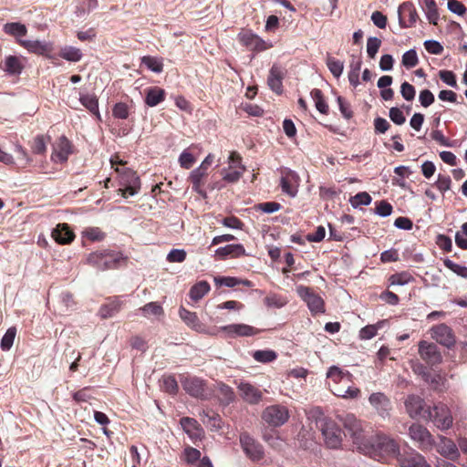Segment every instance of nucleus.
Listing matches in <instances>:
<instances>
[{"label": "nucleus", "instance_id": "obj_1", "mask_svg": "<svg viewBox=\"0 0 467 467\" xmlns=\"http://www.w3.org/2000/svg\"><path fill=\"white\" fill-rule=\"evenodd\" d=\"M110 163L115 171L119 175V192L124 198H129L137 194L140 190V180L137 172L130 168H119V166L125 165L126 162L119 160V156H114L110 159Z\"/></svg>", "mask_w": 467, "mask_h": 467}, {"label": "nucleus", "instance_id": "obj_2", "mask_svg": "<svg viewBox=\"0 0 467 467\" xmlns=\"http://www.w3.org/2000/svg\"><path fill=\"white\" fill-rule=\"evenodd\" d=\"M313 416L316 417L317 427L320 430L326 445L330 449H337L341 446V430L337 423L324 416L320 408L313 410Z\"/></svg>", "mask_w": 467, "mask_h": 467}, {"label": "nucleus", "instance_id": "obj_3", "mask_svg": "<svg viewBox=\"0 0 467 467\" xmlns=\"http://www.w3.org/2000/svg\"><path fill=\"white\" fill-rule=\"evenodd\" d=\"M127 260L128 258L122 254L112 251L94 252L87 258L89 265L101 271L118 268L122 262L125 263Z\"/></svg>", "mask_w": 467, "mask_h": 467}, {"label": "nucleus", "instance_id": "obj_4", "mask_svg": "<svg viewBox=\"0 0 467 467\" xmlns=\"http://www.w3.org/2000/svg\"><path fill=\"white\" fill-rule=\"evenodd\" d=\"M426 419L433 422L440 430L445 431L452 426L453 419L450 409L443 403H438L427 411Z\"/></svg>", "mask_w": 467, "mask_h": 467}, {"label": "nucleus", "instance_id": "obj_5", "mask_svg": "<svg viewBox=\"0 0 467 467\" xmlns=\"http://www.w3.org/2000/svg\"><path fill=\"white\" fill-rule=\"evenodd\" d=\"M418 347L419 355L427 365L435 367L442 362V355L436 344L420 340Z\"/></svg>", "mask_w": 467, "mask_h": 467}, {"label": "nucleus", "instance_id": "obj_6", "mask_svg": "<svg viewBox=\"0 0 467 467\" xmlns=\"http://www.w3.org/2000/svg\"><path fill=\"white\" fill-rule=\"evenodd\" d=\"M431 337L438 344L451 348L456 344V337L451 327L444 323L433 326L430 329Z\"/></svg>", "mask_w": 467, "mask_h": 467}, {"label": "nucleus", "instance_id": "obj_7", "mask_svg": "<svg viewBox=\"0 0 467 467\" xmlns=\"http://www.w3.org/2000/svg\"><path fill=\"white\" fill-rule=\"evenodd\" d=\"M262 418L269 425L273 427H279L288 420L289 412L285 406L272 405L265 409Z\"/></svg>", "mask_w": 467, "mask_h": 467}, {"label": "nucleus", "instance_id": "obj_8", "mask_svg": "<svg viewBox=\"0 0 467 467\" xmlns=\"http://www.w3.org/2000/svg\"><path fill=\"white\" fill-rule=\"evenodd\" d=\"M27 64V58L22 55H8L0 62V68L10 77H19Z\"/></svg>", "mask_w": 467, "mask_h": 467}, {"label": "nucleus", "instance_id": "obj_9", "mask_svg": "<svg viewBox=\"0 0 467 467\" xmlns=\"http://www.w3.org/2000/svg\"><path fill=\"white\" fill-rule=\"evenodd\" d=\"M237 38L243 46L251 51L262 52L272 47L271 44L265 42L251 30H243L238 34Z\"/></svg>", "mask_w": 467, "mask_h": 467}, {"label": "nucleus", "instance_id": "obj_10", "mask_svg": "<svg viewBox=\"0 0 467 467\" xmlns=\"http://www.w3.org/2000/svg\"><path fill=\"white\" fill-rule=\"evenodd\" d=\"M409 435L418 443L420 450H431L434 445V440L431 432L422 425L413 423L409 428Z\"/></svg>", "mask_w": 467, "mask_h": 467}, {"label": "nucleus", "instance_id": "obj_11", "mask_svg": "<svg viewBox=\"0 0 467 467\" xmlns=\"http://www.w3.org/2000/svg\"><path fill=\"white\" fill-rule=\"evenodd\" d=\"M241 446L246 456L254 462L260 461L264 457V448L247 432L240 435Z\"/></svg>", "mask_w": 467, "mask_h": 467}, {"label": "nucleus", "instance_id": "obj_12", "mask_svg": "<svg viewBox=\"0 0 467 467\" xmlns=\"http://www.w3.org/2000/svg\"><path fill=\"white\" fill-rule=\"evenodd\" d=\"M297 295L306 303L308 308L313 313L324 312V301L314 291L305 285L296 286Z\"/></svg>", "mask_w": 467, "mask_h": 467}, {"label": "nucleus", "instance_id": "obj_13", "mask_svg": "<svg viewBox=\"0 0 467 467\" xmlns=\"http://www.w3.org/2000/svg\"><path fill=\"white\" fill-rule=\"evenodd\" d=\"M404 404L406 411L410 418L426 419L425 415H427V411H429L430 408H425V401L422 398L415 394L409 395Z\"/></svg>", "mask_w": 467, "mask_h": 467}, {"label": "nucleus", "instance_id": "obj_14", "mask_svg": "<svg viewBox=\"0 0 467 467\" xmlns=\"http://www.w3.org/2000/svg\"><path fill=\"white\" fill-rule=\"evenodd\" d=\"M343 426L354 443H360L363 441V428L359 420L354 414H347L340 418Z\"/></svg>", "mask_w": 467, "mask_h": 467}, {"label": "nucleus", "instance_id": "obj_15", "mask_svg": "<svg viewBox=\"0 0 467 467\" xmlns=\"http://www.w3.org/2000/svg\"><path fill=\"white\" fill-rule=\"evenodd\" d=\"M398 14L400 26L402 28L413 26L419 19L417 10L413 3L410 1L403 2L399 6Z\"/></svg>", "mask_w": 467, "mask_h": 467}, {"label": "nucleus", "instance_id": "obj_16", "mask_svg": "<svg viewBox=\"0 0 467 467\" xmlns=\"http://www.w3.org/2000/svg\"><path fill=\"white\" fill-rule=\"evenodd\" d=\"M368 401L379 417L387 419L390 416V410L392 409L391 402L384 393H372L368 398Z\"/></svg>", "mask_w": 467, "mask_h": 467}, {"label": "nucleus", "instance_id": "obj_17", "mask_svg": "<svg viewBox=\"0 0 467 467\" xmlns=\"http://www.w3.org/2000/svg\"><path fill=\"white\" fill-rule=\"evenodd\" d=\"M298 184L299 177L295 171L286 168L281 170L280 186L284 192L291 197L296 196Z\"/></svg>", "mask_w": 467, "mask_h": 467}, {"label": "nucleus", "instance_id": "obj_18", "mask_svg": "<svg viewBox=\"0 0 467 467\" xmlns=\"http://www.w3.org/2000/svg\"><path fill=\"white\" fill-rule=\"evenodd\" d=\"M73 152V145L69 140L62 135L57 139V143L54 145V150L51 155L52 161L56 162H65L67 161L70 154Z\"/></svg>", "mask_w": 467, "mask_h": 467}, {"label": "nucleus", "instance_id": "obj_19", "mask_svg": "<svg viewBox=\"0 0 467 467\" xmlns=\"http://www.w3.org/2000/svg\"><path fill=\"white\" fill-rule=\"evenodd\" d=\"M20 47L31 54L42 57H48L53 51V45L50 42L40 40L26 39L25 41H20Z\"/></svg>", "mask_w": 467, "mask_h": 467}, {"label": "nucleus", "instance_id": "obj_20", "mask_svg": "<svg viewBox=\"0 0 467 467\" xmlns=\"http://www.w3.org/2000/svg\"><path fill=\"white\" fill-rule=\"evenodd\" d=\"M376 446L383 453L396 457L397 460L399 456L402 455L400 452V446L397 441L385 434H379L377 436Z\"/></svg>", "mask_w": 467, "mask_h": 467}, {"label": "nucleus", "instance_id": "obj_21", "mask_svg": "<svg viewBox=\"0 0 467 467\" xmlns=\"http://www.w3.org/2000/svg\"><path fill=\"white\" fill-rule=\"evenodd\" d=\"M220 331L225 332L229 337H251L259 333L254 327L245 324H232L221 327Z\"/></svg>", "mask_w": 467, "mask_h": 467}, {"label": "nucleus", "instance_id": "obj_22", "mask_svg": "<svg viewBox=\"0 0 467 467\" xmlns=\"http://www.w3.org/2000/svg\"><path fill=\"white\" fill-rule=\"evenodd\" d=\"M183 389L192 397L202 398L204 396L205 384L199 378H185L182 380Z\"/></svg>", "mask_w": 467, "mask_h": 467}, {"label": "nucleus", "instance_id": "obj_23", "mask_svg": "<svg viewBox=\"0 0 467 467\" xmlns=\"http://www.w3.org/2000/svg\"><path fill=\"white\" fill-rule=\"evenodd\" d=\"M398 462L400 467H431L421 454L415 451L402 453Z\"/></svg>", "mask_w": 467, "mask_h": 467}, {"label": "nucleus", "instance_id": "obj_24", "mask_svg": "<svg viewBox=\"0 0 467 467\" xmlns=\"http://www.w3.org/2000/svg\"><path fill=\"white\" fill-rule=\"evenodd\" d=\"M180 423L192 441H196L197 440H201L203 434V430L196 420L189 417H183L181 419Z\"/></svg>", "mask_w": 467, "mask_h": 467}, {"label": "nucleus", "instance_id": "obj_25", "mask_svg": "<svg viewBox=\"0 0 467 467\" xmlns=\"http://www.w3.org/2000/svg\"><path fill=\"white\" fill-rule=\"evenodd\" d=\"M241 397L250 404H257L262 400V392L247 382H241L238 385Z\"/></svg>", "mask_w": 467, "mask_h": 467}, {"label": "nucleus", "instance_id": "obj_26", "mask_svg": "<svg viewBox=\"0 0 467 467\" xmlns=\"http://www.w3.org/2000/svg\"><path fill=\"white\" fill-rule=\"evenodd\" d=\"M283 78L284 72L281 67L273 65L269 71L267 84L276 94H281L283 92Z\"/></svg>", "mask_w": 467, "mask_h": 467}, {"label": "nucleus", "instance_id": "obj_27", "mask_svg": "<svg viewBox=\"0 0 467 467\" xmlns=\"http://www.w3.org/2000/svg\"><path fill=\"white\" fill-rule=\"evenodd\" d=\"M208 174L209 171L204 170L203 167L200 166L191 172L189 182L192 183L194 191L201 194L204 193L203 186L206 182Z\"/></svg>", "mask_w": 467, "mask_h": 467}, {"label": "nucleus", "instance_id": "obj_28", "mask_svg": "<svg viewBox=\"0 0 467 467\" xmlns=\"http://www.w3.org/2000/svg\"><path fill=\"white\" fill-rule=\"evenodd\" d=\"M3 31L13 37L20 46V41H25L23 37L27 35V28L24 24L19 22H9L4 25Z\"/></svg>", "mask_w": 467, "mask_h": 467}, {"label": "nucleus", "instance_id": "obj_29", "mask_svg": "<svg viewBox=\"0 0 467 467\" xmlns=\"http://www.w3.org/2000/svg\"><path fill=\"white\" fill-rule=\"evenodd\" d=\"M166 98V92L163 88L153 86L145 89L144 102L149 107H155L158 104L164 101Z\"/></svg>", "mask_w": 467, "mask_h": 467}, {"label": "nucleus", "instance_id": "obj_30", "mask_svg": "<svg viewBox=\"0 0 467 467\" xmlns=\"http://www.w3.org/2000/svg\"><path fill=\"white\" fill-rule=\"evenodd\" d=\"M437 451L444 457L455 460L459 456L456 444L446 437H441L440 442L437 444Z\"/></svg>", "mask_w": 467, "mask_h": 467}, {"label": "nucleus", "instance_id": "obj_31", "mask_svg": "<svg viewBox=\"0 0 467 467\" xmlns=\"http://www.w3.org/2000/svg\"><path fill=\"white\" fill-rule=\"evenodd\" d=\"M52 237L61 244H67L73 241L75 235L67 223H58L52 232Z\"/></svg>", "mask_w": 467, "mask_h": 467}, {"label": "nucleus", "instance_id": "obj_32", "mask_svg": "<svg viewBox=\"0 0 467 467\" xmlns=\"http://www.w3.org/2000/svg\"><path fill=\"white\" fill-rule=\"evenodd\" d=\"M244 254L245 250L242 244H227L215 251V254L221 259H225L227 256L239 257Z\"/></svg>", "mask_w": 467, "mask_h": 467}, {"label": "nucleus", "instance_id": "obj_33", "mask_svg": "<svg viewBox=\"0 0 467 467\" xmlns=\"http://www.w3.org/2000/svg\"><path fill=\"white\" fill-rule=\"evenodd\" d=\"M51 137L48 135H36L30 142V148L34 154L44 156L47 152V145L50 142Z\"/></svg>", "mask_w": 467, "mask_h": 467}, {"label": "nucleus", "instance_id": "obj_34", "mask_svg": "<svg viewBox=\"0 0 467 467\" xmlns=\"http://www.w3.org/2000/svg\"><path fill=\"white\" fill-rule=\"evenodd\" d=\"M80 103L99 119H100V114L99 110V99L94 94H81L79 97Z\"/></svg>", "mask_w": 467, "mask_h": 467}, {"label": "nucleus", "instance_id": "obj_35", "mask_svg": "<svg viewBox=\"0 0 467 467\" xmlns=\"http://www.w3.org/2000/svg\"><path fill=\"white\" fill-rule=\"evenodd\" d=\"M244 170V167H240V169H237L233 168L232 165H229L228 168H223L221 170V176L226 182L234 183L240 180Z\"/></svg>", "mask_w": 467, "mask_h": 467}, {"label": "nucleus", "instance_id": "obj_36", "mask_svg": "<svg viewBox=\"0 0 467 467\" xmlns=\"http://www.w3.org/2000/svg\"><path fill=\"white\" fill-rule=\"evenodd\" d=\"M210 288L207 281H200L191 287L189 296L192 300L197 302L210 291Z\"/></svg>", "mask_w": 467, "mask_h": 467}, {"label": "nucleus", "instance_id": "obj_37", "mask_svg": "<svg viewBox=\"0 0 467 467\" xmlns=\"http://www.w3.org/2000/svg\"><path fill=\"white\" fill-rule=\"evenodd\" d=\"M425 15L429 22L434 26L438 24L440 18L439 8L435 0H424Z\"/></svg>", "mask_w": 467, "mask_h": 467}, {"label": "nucleus", "instance_id": "obj_38", "mask_svg": "<svg viewBox=\"0 0 467 467\" xmlns=\"http://www.w3.org/2000/svg\"><path fill=\"white\" fill-rule=\"evenodd\" d=\"M327 377L332 379L336 384H338L342 381H350L351 374L348 371H343L337 366H332L329 368Z\"/></svg>", "mask_w": 467, "mask_h": 467}, {"label": "nucleus", "instance_id": "obj_39", "mask_svg": "<svg viewBox=\"0 0 467 467\" xmlns=\"http://www.w3.org/2000/svg\"><path fill=\"white\" fill-rule=\"evenodd\" d=\"M311 97L315 101L317 109L320 113H322L324 115H327L328 111H329V107L324 98L323 92L318 88H314L311 91Z\"/></svg>", "mask_w": 467, "mask_h": 467}, {"label": "nucleus", "instance_id": "obj_40", "mask_svg": "<svg viewBox=\"0 0 467 467\" xmlns=\"http://www.w3.org/2000/svg\"><path fill=\"white\" fill-rule=\"evenodd\" d=\"M327 66L335 78H338L342 75L344 69V63L342 61L327 55Z\"/></svg>", "mask_w": 467, "mask_h": 467}, {"label": "nucleus", "instance_id": "obj_41", "mask_svg": "<svg viewBox=\"0 0 467 467\" xmlns=\"http://www.w3.org/2000/svg\"><path fill=\"white\" fill-rule=\"evenodd\" d=\"M60 57L67 61L78 62L82 57L79 48L74 47H66L60 51Z\"/></svg>", "mask_w": 467, "mask_h": 467}, {"label": "nucleus", "instance_id": "obj_42", "mask_svg": "<svg viewBox=\"0 0 467 467\" xmlns=\"http://www.w3.org/2000/svg\"><path fill=\"white\" fill-rule=\"evenodd\" d=\"M120 309L119 301H112L107 305H103L99 309V316L102 318H109L116 315Z\"/></svg>", "mask_w": 467, "mask_h": 467}, {"label": "nucleus", "instance_id": "obj_43", "mask_svg": "<svg viewBox=\"0 0 467 467\" xmlns=\"http://www.w3.org/2000/svg\"><path fill=\"white\" fill-rule=\"evenodd\" d=\"M141 63L153 72L161 73L163 70V64L157 57L145 56L141 58Z\"/></svg>", "mask_w": 467, "mask_h": 467}, {"label": "nucleus", "instance_id": "obj_44", "mask_svg": "<svg viewBox=\"0 0 467 467\" xmlns=\"http://www.w3.org/2000/svg\"><path fill=\"white\" fill-rule=\"evenodd\" d=\"M206 420H203V423L206 424L212 431H219L223 428V420L220 415L212 412L205 413Z\"/></svg>", "mask_w": 467, "mask_h": 467}, {"label": "nucleus", "instance_id": "obj_45", "mask_svg": "<svg viewBox=\"0 0 467 467\" xmlns=\"http://www.w3.org/2000/svg\"><path fill=\"white\" fill-rule=\"evenodd\" d=\"M385 323V320L378 322L376 325H368L361 328L359 332V337L362 339H370L376 336L378 329L381 327L382 324Z\"/></svg>", "mask_w": 467, "mask_h": 467}, {"label": "nucleus", "instance_id": "obj_46", "mask_svg": "<svg viewBox=\"0 0 467 467\" xmlns=\"http://www.w3.org/2000/svg\"><path fill=\"white\" fill-rule=\"evenodd\" d=\"M444 265L455 273L457 275L467 278V267L464 265H458L449 258L443 260Z\"/></svg>", "mask_w": 467, "mask_h": 467}, {"label": "nucleus", "instance_id": "obj_47", "mask_svg": "<svg viewBox=\"0 0 467 467\" xmlns=\"http://www.w3.org/2000/svg\"><path fill=\"white\" fill-rule=\"evenodd\" d=\"M112 115L116 119H126L130 115V108L124 102H118L112 109Z\"/></svg>", "mask_w": 467, "mask_h": 467}, {"label": "nucleus", "instance_id": "obj_48", "mask_svg": "<svg viewBox=\"0 0 467 467\" xmlns=\"http://www.w3.org/2000/svg\"><path fill=\"white\" fill-rule=\"evenodd\" d=\"M254 358L262 363H267L276 358V354L273 350H256L253 354Z\"/></svg>", "mask_w": 467, "mask_h": 467}, {"label": "nucleus", "instance_id": "obj_49", "mask_svg": "<svg viewBox=\"0 0 467 467\" xmlns=\"http://www.w3.org/2000/svg\"><path fill=\"white\" fill-rule=\"evenodd\" d=\"M180 317L188 326L195 327L199 325V318L194 312H191L183 307H181Z\"/></svg>", "mask_w": 467, "mask_h": 467}, {"label": "nucleus", "instance_id": "obj_50", "mask_svg": "<svg viewBox=\"0 0 467 467\" xmlns=\"http://www.w3.org/2000/svg\"><path fill=\"white\" fill-rule=\"evenodd\" d=\"M16 335V327H9L1 340V348L3 350H9L13 346Z\"/></svg>", "mask_w": 467, "mask_h": 467}, {"label": "nucleus", "instance_id": "obj_51", "mask_svg": "<svg viewBox=\"0 0 467 467\" xmlns=\"http://www.w3.org/2000/svg\"><path fill=\"white\" fill-rule=\"evenodd\" d=\"M419 58L414 49H410L405 52L402 56V64L407 68L414 67L418 65Z\"/></svg>", "mask_w": 467, "mask_h": 467}, {"label": "nucleus", "instance_id": "obj_52", "mask_svg": "<svg viewBox=\"0 0 467 467\" xmlns=\"http://www.w3.org/2000/svg\"><path fill=\"white\" fill-rule=\"evenodd\" d=\"M143 314L145 316H155L159 317L163 314V309L160 304L157 302H150L149 304H146L141 308Z\"/></svg>", "mask_w": 467, "mask_h": 467}, {"label": "nucleus", "instance_id": "obj_53", "mask_svg": "<svg viewBox=\"0 0 467 467\" xmlns=\"http://www.w3.org/2000/svg\"><path fill=\"white\" fill-rule=\"evenodd\" d=\"M162 388L170 394H176L179 389L178 383L173 376H167L163 378Z\"/></svg>", "mask_w": 467, "mask_h": 467}, {"label": "nucleus", "instance_id": "obj_54", "mask_svg": "<svg viewBox=\"0 0 467 467\" xmlns=\"http://www.w3.org/2000/svg\"><path fill=\"white\" fill-rule=\"evenodd\" d=\"M381 46V40L378 37H368L367 41V52L370 58H374Z\"/></svg>", "mask_w": 467, "mask_h": 467}, {"label": "nucleus", "instance_id": "obj_55", "mask_svg": "<svg viewBox=\"0 0 467 467\" xmlns=\"http://www.w3.org/2000/svg\"><path fill=\"white\" fill-rule=\"evenodd\" d=\"M337 101L339 106V110L343 117L347 119H350L353 117V111L351 109L350 103L348 102L343 97L338 96Z\"/></svg>", "mask_w": 467, "mask_h": 467}, {"label": "nucleus", "instance_id": "obj_56", "mask_svg": "<svg viewBox=\"0 0 467 467\" xmlns=\"http://www.w3.org/2000/svg\"><path fill=\"white\" fill-rule=\"evenodd\" d=\"M15 151L18 154V160L22 161L24 168L32 163V158L29 156L26 149L21 144H16Z\"/></svg>", "mask_w": 467, "mask_h": 467}, {"label": "nucleus", "instance_id": "obj_57", "mask_svg": "<svg viewBox=\"0 0 467 467\" xmlns=\"http://www.w3.org/2000/svg\"><path fill=\"white\" fill-rule=\"evenodd\" d=\"M179 162L182 168L190 169L194 164L195 158L189 150H185L181 153Z\"/></svg>", "mask_w": 467, "mask_h": 467}, {"label": "nucleus", "instance_id": "obj_58", "mask_svg": "<svg viewBox=\"0 0 467 467\" xmlns=\"http://www.w3.org/2000/svg\"><path fill=\"white\" fill-rule=\"evenodd\" d=\"M411 369L415 374L420 376L423 380H429L431 378V372L427 367L419 361L411 363Z\"/></svg>", "mask_w": 467, "mask_h": 467}, {"label": "nucleus", "instance_id": "obj_59", "mask_svg": "<svg viewBox=\"0 0 467 467\" xmlns=\"http://www.w3.org/2000/svg\"><path fill=\"white\" fill-rule=\"evenodd\" d=\"M447 5L451 12L458 16H462L467 13L466 6L459 0H448Z\"/></svg>", "mask_w": 467, "mask_h": 467}, {"label": "nucleus", "instance_id": "obj_60", "mask_svg": "<svg viewBox=\"0 0 467 467\" xmlns=\"http://www.w3.org/2000/svg\"><path fill=\"white\" fill-rule=\"evenodd\" d=\"M411 275L407 273V272H402V273H400V274H395V275H392L390 277H389V281H390V284L391 285H406L408 284L410 279H411Z\"/></svg>", "mask_w": 467, "mask_h": 467}, {"label": "nucleus", "instance_id": "obj_61", "mask_svg": "<svg viewBox=\"0 0 467 467\" xmlns=\"http://www.w3.org/2000/svg\"><path fill=\"white\" fill-rule=\"evenodd\" d=\"M83 234L91 241H101L105 238V234L98 227L88 228Z\"/></svg>", "mask_w": 467, "mask_h": 467}, {"label": "nucleus", "instance_id": "obj_62", "mask_svg": "<svg viewBox=\"0 0 467 467\" xmlns=\"http://www.w3.org/2000/svg\"><path fill=\"white\" fill-rule=\"evenodd\" d=\"M186 259V252L183 249H172L167 255L170 263H182Z\"/></svg>", "mask_w": 467, "mask_h": 467}, {"label": "nucleus", "instance_id": "obj_63", "mask_svg": "<svg viewBox=\"0 0 467 467\" xmlns=\"http://www.w3.org/2000/svg\"><path fill=\"white\" fill-rule=\"evenodd\" d=\"M371 200V196L366 192H358L355 196H349L348 199L351 204H369Z\"/></svg>", "mask_w": 467, "mask_h": 467}, {"label": "nucleus", "instance_id": "obj_64", "mask_svg": "<svg viewBox=\"0 0 467 467\" xmlns=\"http://www.w3.org/2000/svg\"><path fill=\"white\" fill-rule=\"evenodd\" d=\"M440 78L447 85L457 88V81L455 74L450 70H441L439 72Z\"/></svg>", "mask_w": 467, "mask_h": 467}]
</instances>
